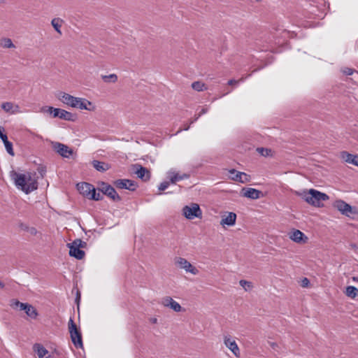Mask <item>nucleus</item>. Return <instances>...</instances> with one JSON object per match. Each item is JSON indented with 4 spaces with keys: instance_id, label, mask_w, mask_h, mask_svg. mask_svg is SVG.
Wrapping results in <instances>:
<instances>
[{
    "instance_id": "0eeeda50",
    "label": "nucleus",
    "mask_w": 358,
    "mask_h": 358,
    "mask_svg": "<svg viewBox=\"0 0 358 358\" xmlns=\"http://www.w3.org/2000/svg\"><path fill=\"white\" fill-rule=\"evenodd\" d=\"M69 329L72 343L77 348H82L83 346L82 335L80 330L77 328L73 320L71 317L69 322Z\"/></svg>"
},
{
    "instance_id": "20e7f679",
    "label": "nucleus",
    "mask_w": 358,
    "mask_h": 358,
    "mask_svg": "<svg viewBox=\"0 0 358 358\" xmlns=\"http://www.w3.org/2000/svg\"><path fill=\"white\" fill-rule=\"evenodd\" d=\"M301 195L308 203L314 206H320L322 201L329 199L327 194L314 189H310L308 192H304Z\"/></svg>"
},
{
    "instance_id": "f704fd0d",
    "label": "nucleus",
    "mask_w": 358,
    "mask_h": 358,
    "mask_svg": "<svg viewBox=\"0 0 358 358\" xmlns=\"http://www.w3.org/2000/svg\"><path fill=\"white\" fill-rule=\"evenodd\" d=\"M102 79L105 83H115L117 80V76L116 74L102 76Z\"/></svg>"
},
{
    "instance_id": "c9c22d12",
    "label": "nucleus",
    "mask_w": 358,
    "mask_h": 358,
    "mask_svg": "<svg viewBox=\"0 0 358 358\" xmlns=\"http://www.w3.org/2000/svg\"><path fill=\"white\" fill-rule=\"evenodd\" d=\"M239 284L245 291H249L252 288V282L245 280H241Z\"/></svg>"
},
{
    "instance_id": "6e6552de",
    "label": "nucleus",
    "mask_w": 358,
    "mask_h": 358,
    "mask_svg": "<svg viewBox=\"0 0 358 358\" xmlns=\"http://www.w3.org/2000/svg\"><path fill=\"white\" fill-rule=\"evenodd\" d=\"M175 264L180 268L184 269L186 273H189L193 275H197L199 273V270L183 257H176L175 259Z\"/></svg>"
},
{
    "instance_id": "f3484780",
    "label": "nucleus",
    "mask_w": 358,
    "mask_h": 358,
    "mask_svg": "<svg viewBox=\"0 0 358 358\" xmlns=\"http://www.w3.org/2000/svg\"><path fill=\"white\" fill-rule=\"evenodd\" d=\"M229 177L233 180L240 182L241 183L246 182L248 180V176L243 172L238 171L235 169H231L229 171Z\"/></svg>"
},
{
    "instance_id": "ddd939ff",
    "label": "nucleus",
    "mask_w": 358,
    "mask_h": 358,
    "mask_svg": "<svg viewBox=\"0 0 358 358\" xmlns=\"http://www.w3.org/2000/svg\"><path fill=\"white\" fill-rule=\"evenodd\" d=\"M224 343L226 345V347L231 351V352L234 355L235 357H240L239 348L236 341L231 339V338L229 336H224Z\"/></svg>"
},
{
    "instance_id": "2f4dec72",
    "label": "nucleus",
    "mask_w": 358,
    "mask_h": 358,
    "mask_svg": "<svg viewBox=\"0 0 358 358\" xmlns=\"http://www.w3.org/2000/svg\"><path fill=\"white\" fill-rule=\"evenodd\" d=\"M1 46L3 48H15V45L9 38H3L1 40Z\"/></svg>"
},
{
    "instance_id": "603ef678",
    "label": "nucleus",
    "mask_w": 358,
    "mask_h": 358,
    "mask_svg": "<svg viewBox=\"0 0 358 358\" xmlns=\"http://www.w3.org/2000/svg\"><path fill=\"white\" fill-rule=\"evenodd\" d=\"M189 126H187V127H185V128H184V130H188V129H189Z\"/></svg>"
},
{
    "instance_id": "3c124183",
    "label": "nucleus",
    "mask_w": 358,
    "mask_h": 358,
    "mask_svg": "<svg viewBox=\"0 0 358 358\" xmlns=\"http://www.w3.org/2000/svg\"><path fill=\"white\" fill-rule=\"evenodd\" d=\"M4 287V284L0 281V288H3Z\"/></svg>"
},
{
    "instance_id": "473e14b6",
    "label": "nucleus",
    "mask_w": 358,
    "mask_h": 358,
    "mask_svg": "<svg viewBox=\"0 0 358 358\" xmlns=\"http://www.w3.org/2000/svg\"><path fill=\"white\" fill-rule=\"evenodd\" d=\"M28 304L29 303H22L16 299L12 300L10 302V306L12 308H15L19 307L20 308V310H24Z\"/></svg>"
},
{
    "instance_id": "de8ad7c7",
    "label": "nucleus",
    "mask_w": 358,
    "mask_h": 358,
    "mask_svg": "<svg viewBox=\"0 0 358 358\" xmlns=\"http://www.w3.org/2000/svg\"><path fill=\"white\" fill-rule=\"evenodd\" d=\"M38 173L41 176V177H43L45 173V169L43 167L38 168Z\"/></svg>"
},
{
    "instance_id": "a878e982",
    "label": "nucleus",
    "mask_w": 358,
    "mask_h": 358,
    "mask_svg": "<svg viewBox=\"0 0 358 358\" xmlns=\"http://www.w3.org/2000/svg\"><path fill=\"white\" fill-rule=\"evenodd\" d=\"M92 165L96 170L101 172H104L110 168L108 164L98 160H93Z\"/></svg>"
},
{
    "instance_id": "864d4df0",
    "label": "nucleus",
    "mask_w": 358,
    "mask_h": 358,
    "mask_svg": "<svg viewBox=\"0 0 358 358\" xmlns=\"http://www.w3.org/2000/svg\"><path fill=\"white\" fill-rule=\"evenodd\" d=\"M5 1V0H0V4L3 3Z\"/></svg>"
},
{
    "instance_id": "1a4fd4ad",
    "label": "nucleus",
    "mask_w": 358,
    "mask_h": 358,
    "mask_svg": "<svg viewBox=\"0 0 358 358\" xmlns=\"http://www.w3.org/2000/svg\"><path fill=\"white\" fill-rule=\"evenodd\" d=\"M100 190L103 194L106 195L110 199H111L114 201H120L121 197L117 193L116 190L111 185L106 183L101 182L100 185Z\"/></svg>"
},
{
    "instance_id": "dca6fc26",
    "label": "nucleus",
    "mask_w": 358,
    "mask_h": 358,
    "mask_svg": "<svg viewBox=\"0 0 358 358\" xmlns=\"http://www.w3.org/2000/svg\"><path fill=\"white\" fill-rule=\"evenodd\" d=\"M167 178L171 184H175L178 181L182 180L184 179H187L189 178V175L186 173L180 174L179 173L175 171L173 169L169 170L166 173Z\"/></svg>"
},
{
    "instance_id": "a211bd4d",
    "label": "nucleus",
    "mask_w": 358,
    "mask_h": 358,
    "mask_svg": "<svg viewBox=\"0 0 358 358\" xmlns=\"http://www.w3.org/2000/svg\"><path fill=\"white\" fill-rule=\"evenodd\" d=\"M134 167L135 169V173L137 175L138 178L144 181H147L150 179V174L146 168L142 166L140 164H135Z\"/></svg>"
},
{
    "instance_id": "4468645a",
    "label": "nucleus",
    "mask_w": 358,
    "mask_h": 358,
    "mask_svg": "<svg viewBox=\"0 0 358 358\" xmlns=\"http://www.w3.org/2000/svg\"><path fill=\"white\" fill-rule=\"evenodd\" d=\"M1 108L4 112L11 115L21 113L19 105L10 101L3 102L1 105Z\"/></svg>"
},
{
    "instance_id": "58836bf2",
    "label": "nucleus",
    "mask_w": 358,
    "mask_h": 358,
    "mask_svg": "<svg viewBox=\"0 0 358 358\" xmlns=\"http://www.w3.org/2000/svg\"><path fill=\"white\" fill-rule=\"evenodd\" d=\"M257 151L259 152V153H260L264 157L270 156V155H271V152H272L271 149L264 148H257Z\"/></svg>"
},
{
    "instance_id": "c03bdc74",
    "label": "nucleus",
    "mask_w": 358,
    "mask_h": 358,
    "mask_svg": "<svg viewBox=\"0 0 358 358\" xmlns=\"http://www.w3.org/2000/svg\"><path fill=\"white\" fill-rule=\"evenodd\" d=\"M244 82V78H241L239 80L231 79L228 81V85H238L241 83Z\"/></svg>"
},
{
    "instance_id": "f8f14e48",
    "label": "nucleus",
    "mask_w": 358,
    "mask_h": 358,
    "mask_svg": "<svg viewBox=\"0 0 358 358\" xmlns=\"http://www.w3.org/2000/svg\"><path fill=\"white\" fill-rule=\"evenodd\" d=\"M320 6H311L310 12L317 18H323L326 14L327 6L324 0H319Z\"/></svg>"
},
{
    "instance_id": "8fccbe9b",
    "label": "nucleus",
    "mask_w": 358,
    "mask_h": 358,
    "mask_svg": "<svg viewBox=\"0 0 358 358\" xmlns=\"http://www.w3.org/2000/svg\"><path fill=\"white\" fill-rule=\"evenodd\" d=\"M303 287H306L308 285L309 283V280H308V278H305L303 280Z\"/></svg>"
},
{
    "instance_id": "6e6d98bb",
    "label": "nucleus",
    "mask_w": 358,
    "mask_h": 358,
    "mask_svg": "<svg viewBox=\"0 0 358 358\" xmlns=\"http://www.w3.org/2000/svg\"><path fill=\"white\" fill-rule=\"evenodd\" d=\"M257 2H259L261 1L262 0H255Z\"/></svg>"
},
{
    "instance_id": "7c9ffc66",
    "label": "nucleus",
    "mask_w": 358,
    "mask_h": 358,
    "mask_svg": "<svg viewBox=\"0 0 358 358\" xmlns=\"http://www.w3.org/2000/svg\"><path fill=\"white\" fill-rule=\"evenodd\" d=\"M345 294L354 299L358 295V289L354 286H348L346 287Z\"/></svg>"
},
{
    "instance_id": "a18cd8bd",
    "label": "nucleus",
    "mask_w": 358,
    "mask_h": 358,
    "mask_svg": "<svg viewBox=\"0 0 358 358\" xmlns=\"http://www.w3.org/2000/svg\"><path fill=\"white\" fill-rule=\"evenodd\" d=\"M27 232L29 233L31 235H36L37 234V230L35 227H29Z\"/></svg>"
},
{
    "instance_id": "79ce46f5",
    "label": "nucleus",
    "mask_w": 358,
    "mask_h": 358,
    "mask_svg": "<svg viewBox=\"0 0 358 358\" xmlns=\"http://www.w3.org/2000/svg\"><path fill=\"white\" fill-rule=\"evenodd\" d=\"M209 110L208 107H204L201 109V112L194 117L193 120L191 121L190 124L196 122L202 115L206 114Z\"/></svg>"
},
{
    "instance_id": "9b49d317",
    "label": "nucleus",
    "mask_w": 358,
    "mask_h": 358,
    "mask_svg": "<svg viewBox=\"0 0 358 358\" xmlns=\"http://www.w3.org/2000/svg\"><path fill=\"white\" fill-rule=\"evenodd\" d=\"M52 147L55 151H56L59 155L64 158H70L73 154L72 149L61 143H54Z\"/></svg>"
},
{
    "instance_id": "c756f323",
    "label": "nucleus",
    "mask_w": 358,
    "mask_h": 358,
    "mask_svg": "<svg viewBox=\"0 0 358 358\" xmlns=\"http://www.w3.org/2000/svg\"><path fill=\"white\" fill-rule=\"evenodd\" d=\"M341 71L344 75H346V76L354 75V78L356 80H358V71H357L356 70H355L353 69L348 68V67H343V68L341 69Z\"/></svg>"
},
{
    "instance_id": "4be33fe9",
    "label": "nucleus",
    "mask_w": 358,
    "mask_h": 358,
    "mask_svg": "<svg viewBox=\"0 0 358 358\" xmlns=\"http://www.w3.org/2000/svg\"><path fill=\"white\" fill-rule=\"evenodd\" d=\"M262 194V192L255 188H243V195L245 197L252 199H257Z\"/></svg>"
},
{
    "instance_id": "cd10ccee",
    "label": "nucleus",
    "mask_w": 358,
    "mask_h": 358,
    "mask_svg": "<svg viewBox=\"0 0 358 358\" xmlns=\"http://www.w3.org/2000/svg\"><path fill=\"white\" fill-rule=\"evenodd\" d=\"M63 23L64 20L59 17L53 18L51 21L52 26L55 30L60 35L62 34L61 27Z\"/></svg>"
},
{
    "instance_id": "c85d7f7f",
    "label": "nucleus",
    "mask_w": 358,
    "mask_h": 358,
    "mask_svg": "<svg viewBox=\"0 0 358 358\" xmlns=\"http://www.w3.org/2000/svg\"><path fill=\"white\" fill-rule=\"evenodd\" d=\"M24 310L27 315L31 319H36L38 316V312L36 309L30 304H28Z\"/></svg>"
},
{
    "instance_id": "b1692460",
    "label": "nucleus",
    "mask_w": 358,
    "mask_h": 358,
    "mask_svg": "<svg viewBox=\"0 0 358 358\" xmlns=\"http://www.w3.org/2000/svg\"><path fill=\"white\" fill-rule=\"evenodd\" d=\"M78 190L85 196H90L93 189H94V186L87 182H81L77 185Z\"/></svg>"
},
{
    "instance_id": "ea45409f",
    "label": "nucleus",
    "mask_w": 358,
    "mask_h": 358,
    "mask_svg": "<svg viewBox=\"0 0 358 358\" xmlns=\"http://www.w3.org/2000/svg\"><path fill=\"white\" fill-rule=\"evenodd\" d=\"M61 108H54L52 106L48 107V111L52 114L54 117H59V113H60Z\"/></svg>"
},
{
    "instance_id": "39448f33",
    "label": "nucleus",
    "mask_w": 358,
    "mask_h": 358,
    "mask_svg": "<svg viewBox=\"0 0 358 358\" xmlns=\"http://www.w3.org/2000/svg\"><path fill=\"white\" fill-rule=\"evenodd\" d=\"M86 245L87 243L79 238L68 243L67 247L69 248V255L78 260L83 259L85 253L81 248H85Z\"/></svg>"
},
{
    "instance_id": "412c9836",
    "label": "nucleus",
    "mask_w": 358,
    "mask_h": 358,
    "mask_svg": "<svg viewBox=\"0 0 358 358\" xmlns=\"http://www.w3.org/2000/svg\"><path fill=\"white\" fill-rule=\"evenodd\" d=\"M289 238L296 243H306L308 240L307 236L300 230L294 229L289 233Z\"/></svg>"
},
{
    "instance_id": "a19ab883",
    "label": "nucleus",
    "mask_w": 358,
    "mask_h": 358,
    "mask_svg": "<svg viewBox=\"0 0 358 358\" xmlns=\"http://www.w3.org/2000/svg\"><path fill=\"white\" fill-rule=\"evenodd\" d=\"M170 184L171 183L170 182L169 180L164 181L159 185L158 189L159 191H164L169 187Z\"/></svg>"
},
{
    "instance_id": "393cba45",
    "label": "nucleus",
    "mask_w": 358,
    "mask_h": 358,
    "mask_svg": "<svg viewBox=\"0 0 358 358\" xmlns=\"http://www.w3.org/2000/svg\"><path fill=\"white\" fill-rule=\"evenodd\" d=\"M34 348L36 352L38 358H53L50 352L41 345L36 344L34 345Z\"/></svg>"
},
{
    "instance_id": "37998d69",
    "label": "nucleus",
    "mask_w": 358,
    "mask_h": 358,
    "mask_svg": "<svg viewBox=\"0 0 358 358\" xmlns=\"http://www.w3.org/2000/svg\"><path fill=\"white\" fill-rule=\"evenodd\" d=\"M5 129L3 127L0 126V138L3 141V143L8 141V137L6 134H4Z\"/></svg>"
},
{
    "instance_id": "f03ea898",
    "label": "nucleus",
    "mask_w": 358,
    "mask_h": 358,
    "mask_svg": "<svg viewBox=\"0 0 358 358\" xmlns=\"http://www.w3.org/2000/svg\"><path fill=\"white\" fill-rule=\"evenodd\" d=\"M57 97L64 104L80 110H92V103L85 99L75 97L64 92H59Z\"/></svg>"
},
{
    "instance_id": "4c0bfd02",
    "label": "nucleus",
    "mask_w": 358,
    "mask_h": 358,
    "mask_svg": "<svg viewBox=\"0 0 358 358\" xmlns=\"http://www.w3.org/2000/svg\"><path fill=\"white\" fill-rule=\"evenodd\" d=\"M90 198L94 201L101 200L103 198L102 194L100 192H96L95 188L93 189Z\"/></svg>"
},
{
    "instance_id": "7ed1b4c3",
    "label": "nucleus",
    "mask_w": 358,
    "mask_h": 358,
    "mask_svg": "<svg viewBox=\"0 0 358 358\" xmlns=\"http://www.w3.org/2000/svg\"><path fill=\"white\" fill-rule=\"evenodd\" d=\"M296 34L295 31H289L287 29L282 30L281 32H279V30L277 31V33L275 34L273 37H275V40L269 41V45L265 48V50H270L271 52H280L281 50H278V48H276L275 45L281 46L284 44H286L287 39L288 38H293L296 36Z\"/></svg>"
},
{
    "instance_id": "72a5a7b5",
    "label": "nucleus",
    "mask_w": 358,
    "mask_h": 358,
    "mask_svg": "<svg viewBox=\"0 0 358 358\" xmlns=\"http://www.w3.org/2000/svg\"><path fill=\"white\" fill-rule=\"evenodd\" d=\"M192 87L197 92H201L206 90L205 84L199 81L194 82L192 84Z\"/></svg>"
},
{
    "instance_id": "aec40b11",
    "label": "nucleus",
    "mask_w": 358,
    "mask_h": 358,
    "mask_svg": "<svg viewBox=\"0 0 358 358\" xmlns=\"http://www.w3.org/2000/svg\"><path fill=\"white\" fill-rule=\"evenodd\" d=\"M162 304L165 307L170 308L171 309H172L173 310H174L175 312H177V313L180 312L181 310V309H182V307L179 304V303H178L177 301L173 300L170 296L164 297L162 299Z\"/></svg>"
},
{
    "instance_id": "2eb2a0df",
    "label": "nucleus",
    "mask_w": 358,
    "mask_h": 358,
    "mask_svg": "<svg viewBox=\"0 0 358 358\" xmlns=\"http://www.w3.org/2000/svg\"><path fill=\"white\" fill-rule=\"evenodd\" d=\"M334 206L343 215L347 216H349L353 212L352 206L342 200L336 201Z\"/></svg>"
},
{
    "instance_id": "f257e3e1",
    "label": "nucleus",
    "mask_w": 358,
    "mask_h": 358,
    "mask_svg": "<svg viewBox=\"0 0 358 358\" xmlns=\"http://www.w3.org/2000/svg\"><path fill=\"white\" fill-rule=\"evenodd\" d=\"M16 187L26 194H29L38 188V182L36 173L27 172L26 173H12Z\"/></svg>"
},
{
    "instance_id": "e433bc0d",
    "label": "nucleus",
    "mask_w": 358,
    "mask_h": 358,
    "mask_svg": "<svg viewBox=\"0 0 358 358\" xmlns=\"http://www.w3.org/2000/svg\"><path fill=\"white\" fill-rule=\"evenodd\" d=\"M3 144L7 152L11 156H13L14 152L13 149V143L8 140L6 142H4Z\"/></svg>"
},
{
    "instance_id": "09e8293b",
    "label": "nucleus",
    "mask_w": 358,
    "mask_h": 358,
    "mask_svg": "<svg viewBox=\"0 0 358 358\" xmlns=\"http://www.w3.org/2000/svg\"><path fill=\"white\" fill-rule=\"evenodd\" d=\"M80 300V294L78 291H77L76 301L78 304L79 303Z\"/></svg>"
},
{
    "instance_id": "5fc2aeb1",
    "label": "nucleus",
    "mask_w": 358,
    "mask_h": 358,
    "mask_svg": "<svg viewBox=\"0 0 358 358\" xmlns=\"http://www.w3.org/2000/svg\"><path fill=\"white\" fill-rule=\"evenodd\" d=\"M157 321V319L152 320V322H155Z\"/></svg>"
},
{
    "instance_id": "4d7b16f0",
    "label": "nucleus",
    "mask_w": 358,
    "mask_h": 358,
    "mask_svg": "<svg viewBox=\"0 0 358 358\" xmlns=\"http://www.w3.org/2000/svg\"><path fill=\"white\" fill-rule=\"evenodd\" d=\"M181 131H182V129L178 130V131L176 134H178V132H180Z\"/></svg>"
},
{
    "instance_id": "5701e85b",
    "label": "nucleus",
    "mask_w": 358,
    "mask_h": 358,
    "mask_svg": "<svg viewBox=\"0 0 358 358\" xmlns=\"http://www.w3.org/2000/svg\"><path fill=\"white\" fill-rule=\"evenodd\" d=\"M236 215L233 212H229L226 216H224L221 221L220 224L222 226H234L236 224Z\"/></svg>"
},
{
    "instance_id": "bb28decb",
    "label": "nucleus",
    "mask_w": 358,
    "mask_h": 358,
    "mask_svg": "<svg viewBox=\"0 0 358 358\" xmlns=\"http://www.w3.org/2000/svg\"><path fill=\"white\" fill-rule=\"evenodd\" d=\"M59 118L62 120L73 122L76 120V115L64 109H61Z\"/></svg>"
},
{
    "instance_id": "423d86ee",
    "label": "nucleus",
    "mask_w": 358,
    "mask_h": 358,
    "mask_svg": "<svg viewBox=\"0 0 358 358\" xmlns=\"http://www.w3.org/2000/svg\"><path fill=\"white\" fill-rule=\"evenodd\" d=\"M182 215L187 220L201 219L202 217V210L199 204L195 203H191L189 205L185 206L182 208Z\"/></svg>"
},
{
    "instance_id": "9d476101",
    "label": "nucleus",
    "mask_w": 358,
    "mask_h": 358,
    "mask_svg": "<svg viewBox=\"0 0 358 358\" xmlns=\"http://www.w3.org/2000/svg\"><path fill=\"white\" fill-rule=\"evenodd\" d=\"M113 185L118 189H128L129 191H135L137 188V184L131 180L118 179L113 182Z\"/></svg>"
},
{
    "instance_id": "6ab92c4d",
    "label": "nucleus",
    "mask_w": 358,
    "mask_h": 358,
    "mask_svg": "<svg viewBox=\"0 0 358 358\" xmlns=\"http://www.w3.org/2000/svg\"><path fill=\"white\" fill-rule=\"evenodd\" d=\"M340 157L345 162L358 166V155H353L346 151H343L340 153Z\"/></svg>"
},
{
    "instance_id": "49530a36",
    "label": "nucleus",
    "mask_w": 358,
    "mask_h": 358,
    "mask_svg": "<svg viewBox=\"0 0 358 358\" xmlns=\"http://www.w3.org/2000/svg\"><path fill=\"white\" fill-rule=\"evenodd\" d=\"M18 227L21 230L24 231H27L29 227V226L27 224L23 222L19 223Z\"/></svg>"
}]
</instances>
